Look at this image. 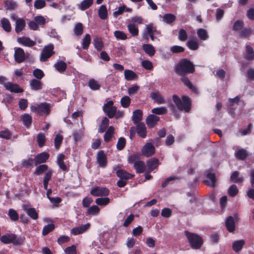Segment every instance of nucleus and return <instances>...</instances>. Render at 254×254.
Returning a JSON list of instances; mask_svg holds the SVG:
<instances>
[{"instance_id":"obj_7","label":"nucleus","mask_w":254,"mask_h":254,"mask_svg":"<svg viewBox=\"0 0 254 254\" xmlns=\"http://www.w3.org/2000/svg\"><path fill=\"white\" fill-rule=\"evenodd\" d=\"M103 109L110 118H112L115 116L117 111L116 107L113 106V102L112 101H109L104 104Z\"/></svg>"},{"instance_id":"obj_48","label":"nucleus","mask_w":254,"mask_h":254,"mask_svg":"<svg viewBox=\"0 0 254 254\" xmlns=\"http://www.w3.org/2000/svg\"><path fill=\"white\" fill-rule=\"evenodd\" d=\"M152 113L156 115H165L167 113V109L164 107L155 108L152 109Z\"/></svg>"},{"instance_id":"obj_9","label":"nucleus","mask_w":254,"mask_h":254,"mask_svg":"<svg viewBox=\"0 0 254 254\" xmlns=\"http://www.w3.org/2000/svg\"><path fill=\"white\" fill-rule=\"evenodd\" d=\"M14 60L18 63L23 62L25 59V55L24 50L21 48L14 49Z\"/></svg>"},{"instance_id":"obj_39","label":"nucleus","mask_w":254,"mask_h":254,"mask_svg":"<svg viewBox=\"0 0 254 254\" xmlns=\"http://www.w3.org/2000/svg\"><path fill=\"white\" fill-rule=\"evenodd\" d=\"M98 15L102 19H105L107 18L108 12L106 5H102L98 10Z\"/></svg>"},{"instance_id":"obj_22","label":"nucleus","mask_w":254,"mask_h":254,"mask_svg":"<svg viewBox=\"0 0 254 254\" xmlns=\"http://www.w3.org/2000/svg\"><path fill=\"white\" fill-rule=\"evenodd\" d=\"M245 244V242L244 240H240L234 241L232 245L233 250L236 253L239 252L242 249Z\"/></svg>"},{"instance_id":"obj_4","label":"nucleus","mask_w":254,"mask_h":254,"mask_svg":"<svg viewBox=\"0 0 254 254\" xmlns=\"http://www.w3.org/2000/svg\"><path fill=\"white\" fill-rule=\"evenodd\" d=\"M51 105L48 103H42L36 105H32L30 107L32 112H35L41 115L49 114L51 110Z\"/></svg>"},{"instance_id":"obj_56","label":"nucleus","mask_w":254,"mask_h":254,"mask_svg":"<svg viewBox=\"0 0 254 254\" xmlns=\"http://www.w3.org/2000/svg\"><path fill=\"white\" fill-rule=\"evenodd\" d=\"M55 228L54 224H50L45 226L43 229L42 234L44 236L47 235L49 233L53 231Z\"/></svg>"},{"instance_id":"obj_54","label":"nucleus","mask_w":254,"mask_h":254,"mask_svg":"<svg viewBox=\"0 0 254 254\" xmlns=\"http://www.w3.org/2000/svg\"><path fill=\"white\" fill-rule=\"evenodd\" d=\"M100 208L97 205H92L87 211V214L97 215L99 213Z\"/></svg>"},{"instance_id":"obj_23","label":"nucleus","mask_w":254,"mask_h":254,"mask_svg":"<svg viewBox=\"0 0 254 254\" xmlns=\"http://www.w3.org/2000/svg\"><path fill=\"white\" fill-rule=\"evenodd\" d=\"M142 49L145 53L150 57H152L155 54V49L151 44H144L142 46Z\"/></svg>"},{"instance_id":"obj_32","label":"nucleus","mask_w":254,"mask_h":254,"mask_svg":"<svg viewBox=\"0 0 254 254\" xmlns=\"http://www.w3.org/2000/svg\"><path fill=\"white\" fill-rule=\"evenodd\" d=\"M208 180L204 181V183L208 186L214 187L215 184V177L214 174L209 173L207 175Z\"/></svg>"},{"instance_id":"obj_47","label":"nucleus","mask_w":254,"mask_h":254,"mask_svg":"<svg viewBox=\"0 0 254 254\" xmlns=\"http://www.w3.org/2000/svg\"><path fill=\"white\" fill-rule=\"evenodd\" d=\"M109 124V120L108 118L106 117H105L102 121V123L100 125L99 129H98V132H103L106 129L107 127L108 126Z\"/></svg>"},{"instance_id":"obj_17","label":"nucleus","mask_w":254,"mask_h":254,"mask_svg":"<svg viewBox=\"0 0 254 254\" xmlns=\"http://www.w3.org/2000/svg\"><path fill=\"white\" fill-rule=\"evenodd\" d=\"M49 157V154L46 152H43L37 155L35 159V165L45 162Z\"/></svg>"},{"instance_id":"obj_37","label":"nucleus","mask_w":254,"mask_h":254,"mask_svg":"<svg viewBox=\"0 0 254 254\" xmlns=\"http://www.w3.org/2000/svg\"><path fill=\"white\" fill-rule=\"evenodd\" d=\"M127 29L131 36L135 37L138 34V27L133 23H130L127 26Z\"/></svg>"},{"instance_id":"obj_49","label":"nucleus","mask_w":254,"mask_h":254,"mask_svg":"<svg viewBox=\"0 0 254 254\" xmlns=\"http://www.w3.org/2000/svg\"><path fill=\"white\" fill-rule=\"evenodd\" d=\"M91 42V38L89 34L85 35L82 40V45L83 49H87Z\"/></svg>"},{"instance_id":"obj_1","label":"nucleus","mask_w":254,"mask_h":254,"mask_svg":"<svg viewBox=\"0 0 254 254\" xmlns=\"http://www.w3.org/2000/svg\"><path fill=\"white\" fill-rule=\"evenodd\" d=\"M194 66L190 61L183 59L175 65L174 70L177 74L184 75L188 73H193L195 70Z\"/></svg>"},{"instance_id":"obj_43","label":"nucleus","mask_w":254,"mask_h":254,"mask_svg":"<svg viewBox=\"0 0 254 254\" xmlns=\"http://www.w3.org/2000/svg\"><path fill=\"white\" fill-rule=\"evenodd\" d=\"M181 80L190 90L194 92H197V89L191 84L188 78L183 77L181 78Z\"/></svg>"},{"instance_id":"obj_45","label":"nucleus","mask_w":254,"mask_h":254,"mask_svg":"<svg viewBox=\"0 0 254 254\" xmlns=\"http://www.w3.org/2000/svg\"><path fill=\"white\" fill-rule=\"evenodd\" d=\"M21 119L24 124L26 127L30 126L32 123V117L27 114H24L21 116Z\"/></svg>"},{"instance_id":"obj_14","label":"nucleus","mask_w":254,"mask_h":254,"mask_svg":"<svg viewBox=\"0 0 254 254\" xmlns=\"http://www.w3.org/2000/svg\"><path fill=\"white\" fill-rule=\"evenodd\" d=\"M1 241L4 244L13 243L14 245L17 244L16 240V236L14 234H9L2 236L0 238Z\"/></svg>"},{"instance_id":"obj_18","label":"nucleus","mask_w":254,"mask_h":254,"mask_svg":"<svg viewBox=\"0 0 254 254\" xmlns=\"http://www.w3.org/2000/svg\"><path fill=\"white\" fill-rule=\"evenodd\" d=\"M136 132L142 138H144L146 136V128L144 123H140L137 125Z\"/></svg>"},{"instance_id":"obj_62","label":"nucleus","mask_w":254,"mask_h":254,"mask_svg":"<svg viewBox=\"0 0 254 254\" xmlns=\"http://www.w3.org/2000/svg\"><path fill=\"white\" fill-rule=\"evenodd\" d=\"M48 169V166L45 164L40 165L38 167L35 171V174L38 175H41Z\"/></svg>"},{"instance_id":"obj_61","label":"nucleus","mask_w":254,"mask_h":254,"mask_svg":"<svg viewBox=\"0 0 254 254\" xmlns=\"http://www.w3.org/2000/svg\"><path fill=\"white\" fill-rule=\"evenodd\" d=\"M63 137L62 135L58 134L56 135L54 140L55 147L56 149H58L62 142Z\"/></svg>"},{"instance_id":"obj_33","label":"nucleus","mask_w":254,"mask_h":254,"mask_svg":"<svg viewBox=\"0 0 254 254\" xmlns=\"http://www.w3.org/2000/svg\"><path fill=\"white\" fill-rule=\"evenodd\" d=\"M134 167L138 173H141L145 171L144 163L141 161H135L134 163Z\"/></svg>"},{"instance_id":"obj_3","label":"nucleus","mask_w":254,"mask_h":254,"mask_svg":"<svg viewBox=\"0 0 254 254\" xmlns=\"http://www.w3.org/2000/svg\"><path fill=\"white\" fill-rule=\"evenodd\" d=\"M186 236L191 247L194 249H199L202 245V240L198 235L194 233H191L188 231H185Z\"/></svg>"},{"instance_id":"obj_40","label":"nucleus","mask_w":254,"mask_h":254,"mask_svg":"<svg viewBox=\"0 0 254 254\" xmlns=\"http://www.w3.org/2000/svg\"><path fill=\"white\" fill-rule=\"evenodd\" d=\"M114 131V127L113 126H110L107 130L106 131L104 136V139L105 142H109L111 140L113 133Z\"/></svg>"},{"instance_id":"obj_29","label":"nucleus","mask_w":254,"mask_h":254,"mask_svg":"<svg viewBox=\"0 0 254 254\" xmlns=\"http://www.w3.org/2000/svg\"><path fill=\"white\" fill-rule=\"evenodd\" d=\"M246 53L245 58L248 61L254 60V51L253 48L249 45L246 47Z\"/></svg>"},{"instance_id":"obj_12","label":"nucleus","mask_w":254,"mask_h":254,"mask_svg":"<svg viewBox=\"0 0 254 254\" xmlns=\"http://www.w3.org/2000/svg\"><path fill=\"white\" fill-rule=\"evenodd\" d=\"M17 41L20 44L29 47H32L36 44L35 42L27 37H19L17 38Z\"/></svg>"},{"instance_id":"obj_38","label":"nucleus","mask_w":254,"mask_h":254,"mask_svg":"<svg viewBox=\"0 0 254 254\" xmlns=\"http://www.w3.org/2000/svg\"><path fill=\"white\" fill-rule=\"evenodd\" d=\"M124 75L126 79L129 81L136 78L137 76L135 72L129 69H126L125 70Z\"/></svg>"},{"instance_id":"obj_52","label":"nucleus","mask_w":254,"mask_h":254,"mask_svg":"<svg viewBox=\"0 0 254 254\" xmlns=\"http://www.w3.org/2000/svg\"><path fill=\"white\" fill-rule=\"evenodd\" d=\"M244 25V22L242 20H237L236 21L233 26V30L239 31V32L242 29Z\"/></svg>"},{"instance_id":"obj_6","label":"nucleus","mask_w":254,"mask_h":254,"mask_svg":"<svg viewBox=\"0 0 254 254\" xmlns=\"http://www.w3.org/2000/svg\"><path fill=\"white\" fill-rule=\"evenodd\" d=\"M54 46L52 44H49L45 46L42 51L40 60L42 62L46 61L50 58L54 54Z\"/></svg>"},{"instance_id":"obj_35","label":"nucleus","mask_w":254,"mask_h":254,"mask_svg":"<svg viewBox=\"0 0 254 254\" xmlns=\"http://www.w3.org/2000/svg\"><path fill=\"white\" fill-rule=\"evenodd\" d=\"M197 35L199 38L201 40H206L209 38L207 31L203 28H200L197 30Z\"/></svg>"},{"instance_id":"obj_15","label":"nucleus","mask_w":254,"mask_h":254,"mask_svg":"<svg viewBox=\"0 0 254 254\" xmlns=\"http://www.w3.org/2000/svg\"><path fill=\"white\" fill-rule=\"evenodd\" d=\"M159 120V117L153 114L149 115L146 119V123L150 128L153 127Z\"/></svg>"},{"instance_id":"obj_2","label":"nucleus","mask_w":254,"mask_h":254,"mask_svg":"<svg viewBox=\"0 0 254 254\" xmlns=\"http://www.w3.org/2000/svg\"><path fill=\"white\" fill-rule=\"evenodd\" d=\"M181 100L176 95L173 96V100L178 109L180 111H184L189 112L191 109V101L187 96H182Z\"/></svg>"},{"instance_id":"obj_53","label":"nucleus","mask_w":254,"mask_h":254,"mask_svg":"<svg viewBox=\"0 0 254 254\" xmlns=\"http://www.w3.org/2000/svg\"><path fill=\"white\" fill-rule=\"evenodd\" d=\"M114 34L115 37L118 39L125 40L127 38V34L121 31H115Z\"/></svg>"},{"instance_id":"obj_42","label":"nucleus","mask_w":254,"mask_h":254,"mask_svg":"<svg viewBox=\"0 0 254 254\" xmlns=\"http://www.w3.org/2000/svg\"><path fill=\"white\" fill-rule=\"evenodd\" d=\"M93 3V0H83L78 4L79 8L84 10L89 8Z\"/></svg>"},{"instance_id":"obj_13","label":"nucleus","mask_w":254,"mask_h":254,"mask_svg":"<svg viewBox=\"0 0 254 254\" xmlns=\"http://www.w3.org/2000/svg\"><path fill=\"white\" fill-rule=\"evenodd\" d=\"M150 98L158 104L166 103V101L164 98L158 91L152 92L150 94Z\"/></svg>"},{"instance_id":"obj_30","label":"nucleus","mask_w":254,"mask_h":254,"mask_svg":"<svg viewBox=\"0 0 254 254\" xmlns=\"http://www.w3.org/2000/svg\"><path fill=\"white\" fill-rule=\"evenodd\" d=\"M142 117V112L140 110H136L133 112L132 120L134 124L139 123Z\"/></svg>"},{"instance_id":"obj_57","label":"nucleus","mask_w":254,"mask_h":254,"mask_svg":"<svg viewBox=\"0 0 254 254\" xmlns=\"http://www.w3.org/2000/svg\"><path fill=\"white\" fill-rule=\"evenodd\" d=\"M27 213L29 217L34 220H36L38 218V214L34 208H30V209L28 210Z\"/></svg>"},{"instance_id":"obj_21","label":"nucleus","mask_w":254,"mask_h":254,"mask_svg":"<svg viewBox=\"0 0 254 254\" xmlns=\"http://www.w3.org/2000/svg\"><path fill=\"white\" fill-rule=\"evenodd\" d=\"M31 89L33 90H39L42 88V84L41 82L36 79H33L29 82Z\"/></svg>"},{"instance_id":"obj_27","label":"nucleus","mask_w":254,"mask_h":254,"mask_svg":"<svg viewBox=\"0 0 254 254\" xmlns=\"http://www.w3.org/2000/svg\"><path fill=\"white\" fill-rule=\"evenodd\" d=\"M0 23L3 29L6 32L11 30V26L9 20L6 18H2L0 20Z\"/></svg>"},{"instance_id":"obj_26","label":"nucleus","mask_w":254,"mask_h":254,"mask_svg":"<svg viewBox=\"0 0 254 254\" xmlns=\"http://www.w3.org/2000/svg\"><path fill=\"white\" fill-rule=\"evenodd\" d=\"M249 155L248 152L244 149H239L236 151L235 155L239 160H244Z\"/></svg>"},{"instance_id":"obj_50","label":"nucleus","mask_w":254,"mask_h":254,"mask_svg":"<svg viewBox=\"0 0 254 254\" xmlns=\"http://www.w3.org/2000/svg\"><path fill=\"white\" fill-rule=\"evenodd\" d=\"M83 26L81 23H78L75 24L74 27L73 31L74 34L77 36H79L82 34Z\"/></svg>"},{"instance_id":"obj_11","label":"nucleus","mask_w":254,"mask_h":254,"mask_svg":"<svg viewBox=\"0 0 254 254\" xmlns=\"http://www.w3.org/2000/svg\"><path fill=\"white\" fill-rule=\"evenodd\" d=\"M90 226V223L81 225L80 226L74 227L70 230V233L74 235H77L85 232Z\"/></svg>"},{"instance_id":"obj_28","label":"nucleus","mask_w":254,"mask_h":254,"mask_svg":"<svg viewBox=\"0 0 254 254\" xmlns=\"http://www.w3.org/2000/svg\"><path fill=\"white\" fill-rule=\"evenodd\" d=\"M158 165V160L156 158H152L150 159L147 162V167L148 171L151 172L155 169Z\"/></svg>"},{"instance_id":"obj_64","label":"nucleus","mask_w":254,"mask_h":254,"mask_svg":"<svg viewBox=\"0 0 254 254\" xmlns=\"http://www.w3.org/2000/svg\"><path fill=\"white\" fill-rule=\"evenodd\" d=\"M187 46L191 50H195L198 47V43L195 40H190L188 41Z\"/></svg>"},{"instance_id":"obj_34","label":"nucleus","mask_w":254,"mask_h":254,"mask_svg":"<svg viewBox=\"0 0 254 254\" xmlns=\"http://www.w3.org/2000/svg\"><path fill=\"white\" fill-rule=\"evenodd\" d=\"M230 180L235 183H242L244 179L241 176H240L239 173L237 171H235L232 174L230 177Z\"/></svg>"},{"instance_id":"obj_16","label":"nucleus","mask_w":254,"mask_h":254,"mask_svg":"<svg viewBox=\"0 0 254 254\" xmlns=\"http://www.w3.org/2000/svg\"><path fill=\"white\" fill-rule=\"evenodd\" d=\"M97 161L100 167H105L107 163V157L103 151H100L98 153Z\"/></svg>"},{"instance_id":"obj_55","label":"nucleus","mask_w":254,"mask_h":254,"mask_svg":"<svg viewBox=\"0 0 254 254\" xmlns=\"http://www.w3.org/2000/svg\"><path fill=\"white\" fill-rule=\"evenodd\" d=\"M8 215L12 221H15L17 220L18 219V213L13 209L10 208L9 209Z\"/></svg>"},{"instance_id":"obj_31","label":"nucleus","mask_w":254,"mask_h":254,"mask_svg":"<svg viewBox=\"0 0 254 254\" xmlns=\"http://www.w3.org/2000/svg\"><path fill=\"white\" fill-rule=\"evenodd\" d=\"M93 44L97 51H100L103 47V43L102 39L95 36L93 38Z\"/></svg>"},{"instance_id":"obj_63","label":"nucleus","mask_w":254,"mask_h":254,"mask_svg":"<svg viewBox=\"0 0 254 254\" xmlns=\"http://www.w3.org/2000/svg\"><path fill=\"white\" fill-rule=\"evenodd\" d=\"M140 89V87L137 85H133L132 86L128 88V94L129 95L136 94Z\"/></svg>"},{"instance_id":"obj_60","label":"nucleus","mask_w":254,"mask_h":254,"mask_svg":"<svg viewBox=\"0 0 254 254\" xmlns=\"http://www.w3.org/2000/svg\"><path fill=\"white\" fill-rule=\"evenodd\" d=\"M121 103L124 108H127L130 104V99L128 96H126L122 98Z\"/></svg>"},{"instance_id":"obj_58","label":"nucleus","mask_w":254,"mask_h":254,"mask_svg":"<svg viewBox=\"0 0 254 254\" xmlns=\"http://www.w3.org/2000/svg\"><path fill=\"white\" fill-rule=\"evenodd\" d=\"M11 133L10 131L7 129L0 131V137L5 139H10Z\"/></svg>"},{"instance_id":"obj_10","label":"nucleus","mask_w":254,"mask_h":254,"mask_svg":"<svg viewBox=\"0 0 254 254\" xmlns=\"http://www.w3.org/2000/svg\"><path fill=\"white\" fill-rule=\"evenodd\" d=\"M109 191L106 188L96 187L92 189L90 193L94 196H107L109 194Z\"/></svg>"},{"instance_id":"obj_36","label":"nucleus","mask_w":254,"mask_h":254,"mask_svg":"<svg viewBox=\"0 0 254 254\" xmlns=\"http://www.w3.org/2000/svg\"><path fill=\"white\" fill-rule=\"evenodd\" d=\"M162 20L165 23L170 24L175 21L176 16L173 14L171 13L165 14L162 17Z\"/></svg>"},{"instance_id":"obj_41","label":"nucleus","mask_w":254,"mask_h":254,"mask_svg":"<svg viewBox=\"0 0 254 254\" xmlns=\"http://www.w3.org/2000/svg\"><path fill=\"white\" fill-rule=\"evenodd\" d=\"M54 66L58 71L63 72L65 70L67 65L64 62L59 61L54 64Z\"/></svg>"},{"instance_id":"obj_20","label":"nucleus","mask_w":254,"mask_h":254,"mask_svg":"<svg viewBox=\"0 0 254 254\" xmlns=\"http://www.w3.org/2000/svg\"><path fill=\"white\" fill-rule=\"evenodd\" d=\"M225 225L230 232H233L235 230V222L232 216H229L227 218L225 222Z\"/></svg>"},{"instance_id":"obj_24","label":"nucleus","mask_w":254,"mask_h":254,"mask_svg":"<svg viewBox=\"0 0 254 254\" xmlns=\"http://www.w3.org/2000/svg\"><path fill=\"white\" fill-rule=\"evenodd\" d=\"M116 175L121 179L127 180L133 177V175L123 170H119L116 171Z\"/></svg>"},{"instance_id":"obj_8","label":"nucleus","mask_w":254,"mask_h":254,"mask_svg":"<svg viewBox=\"0 0 254 254\" xmlns=\"http://www.w3.org/2000/svg\"><path fill=\"white\" fill-rule=\"evenodd\" d=\"M155 150V147L151 143H147L143 146L141 151L145 156L150 157L154 154Z\"/></svg>"},{"instance_id":"obj_5","label":"nucleus","mask_w":254,"mask_h":254,"mask_svg":"<svg viewBox=\"0 0 254 254\" xmlns=\"http://www.w3.org/2000/svg\"><path fill=\"white\" fill-rule=\"evenodd\" d=\"M10 18L12 20L15 21V30L16 33H18L24 29L26 24L23 19L18 17L14 13L10 15Z\"/></svg>"},{"instance_id":"obj_51","label":"nucleus","mask_w":254,"mask_h":254,"mask_svg":"<svg viewBox=\"0 0 254 254\" xmlns=\"http://www.w3.org/2000/svg\"><path fill=\"white\" fill-rule=\"evenodd\" d=\"M110 202V199L108 197L97 198L95 200V202L99 205H106Z\"/></svg>"},{"instance_id":"obj_25","label":"nucleus","mask_w":254,"mask_h":254,"mask_svg":"<svg viewBox=\"0 0 254 254\" xmlns=\"http://www.w3.org/2000/svg\"><path fill=\"white\" fill-rule=\"evenodd\" d=\"M65 156L63 154H60L58 155L57 162L59 167L64 171L67 170V167L64 164V160Z\"/></svg>"},{"instance_id":"obj_46","label":"nucleus","mask_w":254,"mask_h":254,"mask_svg":"<svg viewBox=\"0 0 254 254\" xmlns=\"http://www.w3.org/2000/svg\"><path fill=\"white\" fill-rule=\"evenodd\" d=\"M88 86L92 90H97L100 88V85L99 83L93 78L89 79L88 81Z\"/></svg>"},{"instance_id":"obj_19","label":"nucleus","mask_w":254,"mask_h":254,"mask_svg":"<svg viewBox=\"0 0 254 254\" xmlns=\"http://www.w3.org/2000/svg\"><path fill=\"white\" fill-rule=\"evenodd\" d=\"M4 84L6 89L11 92L20 93L23 92V89L17 84H13L11 83H4Z\"/></svg>"},{"instance_id":"obj_59","label":"nucleus","mask_w":254,"mask_h":254,"mask_svg":"<svg viewBox=\"0 0 254 254\" xmlns=\"http://www.w3.org/2000/svg\"><path fill=\"white\" fill-rule=\"evenodd\" d=\"M238 189L235 185L231 186L228 189V193L230 196H235L238 192Z\"/></svg>"},{"instance_id":"obj_44","label":"nucleus","mask_w":254,"mask_h":254,"mask_svg":"<svg viewBox=\"0 0 254 254\" xmlns=\"http://www.w3.org/2000/svg\"><path fill=\"white\" fill-rule=\"evenodd\" d=\"M156 32V28L153 26L152 24H149L146 26L144 35L146 36V38L147 39L148 35H154Z\"/></svg>"}]
</instances>
